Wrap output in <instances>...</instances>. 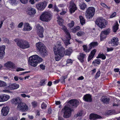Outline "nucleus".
I'll return each mask as SVG.
<instances>
[{
    "label": "nucleus",
    "mask_w": 120,
    "mask_h": 120,
    "mask_svg": "<svg viewBox=\"0 0 120 120\" xmlns=\"http://www.w3.org/2000/svg\"><path fill=\"white\" fill-rule=\"evenodd\" d=\"M53 50L55 55V59L56 61H59L63 57L65 53V55H70L72 52V50L69 48L65 50L61 45L60 43L55 46L53 47Z\"/></svg>",
    "instance_id": "1"
},
{
    "label": "nucleus",
    "mask_w": 120,
    "mask_h": 120,
    "mask_svg": "<svg viewBox=\"0 0 120 120\" xmlns=\"http://www.w3.org/2000/svg\"><path fill=\"white\" fill-rule=\"evenodd\" d=\"M42 59L37 55H33L30 56L29 58L28 62L29 64L34 67L36 66L38 64L42 61Z\"/></svg>",
    "instance_id": "2"
},
{
    "label": "nucleus",
    "mask_w": 120,
    "mask_h": 120,
    "mask_svg": "<svg viewBox=\"0 0 120 120\" xmlns=\"http://www.w3.org/2000/svg\"><path fill=\"white\" fill-rule=\"evenodd\" d=\"M14 41L16 43L17 45L20 48L24 49L30 47L29 42L26 40L16 38Z\"/></svg>",
    "instance_id": "3"
},
{
    "label": "nucleus",
    "mask_w": 120,
    "mask_h": 120,
    "mask_svg": "<svg viewBox=\"0 0 120 120\" xmlns=\"http://www.w3.org/2000/svg\"><path fill=\"white\" fill-rule=\"evenodd\" d=\"M37 50L41 54L42 56L45 57L47 55V51L44 47V44L41 42H39L36 44Z\"/></svg>",
    "instance_id": "4"
},
{
    "label": "nucleus",
    "mask_w": 120,
    "mask_h": 120,
    "mask_svg": "<svg viewBox=\"0 0 120 120\" xmlns=\"http://www.w3.org/2000/svg\"><path fill=\"white\" fill-rule=\"evenodd\" d=\"M52 15L48 12H44L40 16V19L41 21L48 22L51 19Z\"/></svg>",
    "instance_id": "5"
},
{
    "label": "nucleus",
    "mask_w": 120,
    "mask_h": 120,
    "mask_svg": "<svg viewBox=\"0 0 120 120\" xmlns=\"http://www.w3.org/2000/svg\"><path fill=\"white\" fill-rule=\"evenodd\" d=\"M95 11V8L93 7H89L87 9L86 13V18L90 19L93 17Z\"/></svg>",
    "instance_id": "6"
},
{
    "label": "nucleus",
    "mask_w": 120,
    "mask_h": 120,
    "mask_svg": "<svg viewBox=\"0 0 120 120\" xmlns=\"http://www.w3.org/2000/svg\"><path fill=\"white\" fill-rule=\"evenodd\" d=\"M63 117L64 118H67L69 117L71 114V110L68 105L65 106L64 109Z\"/></svg>",
    "instance_id": "7"
},
{
    "label": "nucleus",
    "mask_w": 120,
    "mask_h": 120,
    "mask_svg": "<svg viewBox=\"0 0 120 120\" xmlns=\"http://www.w3.org/2000/svg\"><path fill=\"white\" fill-rule=\"evenodd\" d=\"M111 32V29L108 28L102 31L100 35L101 41H103L107 37V36L109 35Z\"/></svg>",
    "instance_id": "8"
},
{
    "label": "nucleus",
    "mask_w": 120,
    "mask_h": 120,
    "mask_svg": "<svg viewBox=\"0 0 120 120\" xmlns=\"http://www.w3.org/2000/svg\"><path fill=\"white\" fill-rule=\"evenodd\" d=\"M17 109L20 111L24 112L27 111L28 109V108L26 103L21 102V101L18 105Z\"/></svg>",
    "instance_id": "9"
},
{
    "label": "nucleus",
    "mask_w": 120,
    "mask_h": 120,
    "mask_svg": "<svg viewBox=\"0 0 120 120\" xmlns=\"http://www.w3.org/2000/svg\"><path fill=\"white\" fill-rule=\"evenodd\" d=\"M105 21V20L102 18H98L96 20L95 23L100 28H104L105 27L104 25Z\"/></svg>",
    "instance_id": "10"
},
{
    "label": "nucleus",
    "mask_w": 120,
    "mask_h": 120,
    "mask_svg": "<svg viewBox=\"0 0 120 120\" xmlns=\"http://www.w3.org/2000/svg\"><path fill=\"white\" fill-rule=\"evenodd\" d=\"M47 5V3L45 1L40 2L36 5L37 9L39 10L42 11L45 8Z\"/></svg>",
    "instance_id": "11"
},
{
    "label": "nucleus",
    "mask_w": 120,
    "mask_h": 120,
    "mask_svg": "<svg viewBox=\"0 0 120 120\" xmlns=\"http://www.w3.org/2000/svg\"><path fill=\"white\" fill-rule=\"evenodd\" d=\"M37 33L38 35L40 37L42 38L44 37L43 33L44 32L43 28L40 25H38L37 27Z\"/></svg>",
    "instance_id": "12"
},
{
    "label": "nucleus",
    "mask_w": 120,
    "mask_h": 120,
    "mask_svg": "<svg viewBox=\"0 0 120 120\" xmlns=\"http://www.w3.org/2000/svg\"><path fill=\"white\" fill-rule=\"evenodd\" d=\"M27 14L31 17H34L36 13L35 9L32 7H28L26 10Z\"/></svg>",
    "instance_id": "13"
},
{
    "label": "nucleus",
    "mask_w": 120,
    "mask_h": 120,
    "mask_svg": "<svg viewBox=\"0 0 120 120\" xmlns=\"http://www.w3.org/2000/svg\"><path fill=\"white\" fill-rule=\"evenodd\" d=\"M118 39L117 37H113L111 39L110 41H109V43L111 44L112 46L115 47L118 45Z\"/></svg>",
    "instance_id": "14"
},
{
    "label": "nucleus",
    "mask_w": 120,
    "mask_h": 120,
    "mask_svg": "<svg viewBox=\"0 0 120 120\" xmlns=\"http://www.w3.org/2000/svg\"><path fill=\"white\" fill-rule=\"evenodd\" d=\"M19 84L15 83L10 84L9 85L6 87L8 90H13L18 88L19 87Z\"/></svg>",
    "instance_id": "15"
},
{
    "label": "nucleus",
    "mask_w": 120,
    "mask_h": 120,
    "mask_svg": "<svg viewBox=\"0 0 120 120\" xmlns=\"http://www.w3.org/2000/svg\"><path fill=\"white\" fill-rule=\"evenodd\" d=\"M4 66L7 68H9L12 69H16V66L15 64L11 61H8L6 63H5Z\"/></svg>",
    "instance_id": "16"
},
{
    "label": "nucleus",
    "mask_w": 120,
    "mask_h": 120,
    "mask_svg": "<svg viewBox=\"0 0 120 120\" xmlns=\"http://www.w3.org/2000/svg\"><path fill=\"white\" fill-rule=\"evenodd\" d=\"M69 10L71 14L74 12L76 10L77 8L75 3L73 2H71L69 6Z\"/></svg>",
    "instance_id": "17"
},
{
    "label": "nucleus",
    "mask_w": 120,
    "mask_h": 120,
    "mask_svg": "<svg viewBox=\"0 0 120 120\" xmlns=\"http://www.w3.org/2000/svg\"><path fill=\"white\" fill-rule=\"evenodd\" d=\"M83 99L86 102H91L92 101V96L90 94H86L84 96Z\"/></svg>",
    "instance_id": "18"
},
{
    "label": "nucleus",
    "mask_w": 120,
    "mask_h": 120,
    "mask_svg": "<svg viewBox=\"0 0 120 120\" xmlns=\"http://www.w3.org/2000/svg\"><path fill=\"white\" fill-rule=\"evenodd\" d=\"M9 108L7 106L3 107L1 110L2 115L4 116L7 115L9 112Z\"/></svg>",
    "instance_id": "19"
},
{
    "label": "nucleus",
    "mask_w": 120,
    "mask_h": 120,
    "mask_svg": "<svg viewBox=\"0 0 120 120\" xmlns=\"http://www.w3.org/2000/svg\"><path fill=\"white\" fill-rule=\"evenodd\" d=\"M9 96L5 94L0 95V102H3L8 100L9 98Z\"/></svg>",
    "instance_id": "20"
},
{
    "label": "nucleus",
    "mask_w": 120,
    "mask_h": 120,
    "mask_svg": "<svg viewBox=\"0 0 120 120\" xmlns=\"http://www.w3.org/2000/svg\"><path fill=\"white\" fill-rule=\"evenodd\" d=\"M5 49V45L0 46V59H2L4 55L5 54V52L4 51Z\"/></svg>",
    "instance_id": "21"
},
{
    "label": "nucleus",
    "mask_w": 120,
    "mask_h": 120,
    "mask_svg": "<svg viewBox=\"0 0 120 120\" xmlns=\"http://www.w3.org/2000/svg\"><path fill=\"white\" fill-rule=\"evenodd\" d=\"M68 103L73 106L77 107L79 103V102L76 99L71 100H69Z\"/></svg>",
    "instance_id": "22"
},
{
    "label": "nucleus",
    "mask_w": 120,
    "mask_h": 120,
    "mask_svg": "<svg viewBox=\"0 0 120 120\" xmlns=\"http://www.w3.org/2000/svg\"><path fill=\"white\" fill-rule=\"evenodd\" d=\"M101 117L98 114L94 113L90 114L89 116V119L90 120H95L98 119H100L101 118Z\"/></svg>",
    "instance_id": "23"
},
{
    "label": "nucleus",
    "mask_w": 120,
    "mask_h": 120,
    "mask_svg": "<svg viewBox=\"0 0 120 120\" xmlns=\"http://www.w3.org/2000/svg\"><path fill=\"white\" fill-rule=\"evenodd\" d=\"M21 101V100L19 98H13L10 101L11 104L15 105H18Z\"/></svg>",
    "instance_id": "24"
},
{
    "label": "nucleus",
    "mask_w": 120,
    "mask_h": 120,
    "mask_svg": "<svg viewBox=\"0 0 120 120\" xmlns=\"http://www.w3.org/2000/svg\"><path fill=\"white\" fill-rule=\"evenodd\" d=\"M80 54L78 56V58L81 62L83 63L84 62V59L86 57V55L83 53H80Z\"/></svg>",
    "instance_id": "25"
},
{
    "label": "nucleus",
    "mask_w": 120,
    "mask_h": 120,
    "mask_svg": "<svg viewBox=\"0 0 120 120\" xmlns=\"http://www.w3.org/2000/svg\"><path fill=\"white\" fill-rule=\"evenodd\" d=\"M23 30L24 31H28L31 30V27L29 25V24L28 23H25L24 25Z\"/></svg>",
    "instance_id": "26"
},
{
    "label": "nucleus",
    "mask_w": 120,
    "mask_h": 120,
    "mask_svg": "<svg viewBox=\"0 0 120 120\" xmlns=\"http://www.w3.org/2000/svg\"><path fill=\"white\" fill-rule=\"evenodd\" d=\"M79 6L80 9L83 10L86 8L87 5L84 2H82L79 3Z\"/></svg>",
    "instance_id": "27"
},
{
    "label": "nucleus",
    "mask_w": 120,
    "mask_h": 120,
    "mask_svg": "<svg viewBox=\"0 0 120 120\" xmlns=\"http://www.w3.org/2000/svg\"><path fill=\"white\" fill-rule=\"evenodd\" d=\"M110 100L109 98H107L105 97H104L102 98L101 101L104 104H107L109 103V102Z\"/></svg>",
    "instance_id": "28"
},
{
    "label": "nucleus",
    "mask_w": 120,
    "mask_h": 120,
    "mask_svg": "<svg viewBox=\"0 0 120 120\" xmlns=\"http://www.w3.org/2000/svg\"><path fill=\"white\" fill-rule=\"evenodd\" d=\"M101 60L99 59H96L92 62V64L94 66H95L97 65V64L99 65L100 64Z\"/></svg>",
    "instance_id": "29"
},
{
    "label": "nucleus",
    "mask_w": 120,
    "mask_h": 120,
    "mask_svg": "<svg viewBox=\"0 0 120 120\" xmlns=\"http://www.w3.org/2000/svg\"><path fill=\"white\" fill-rule=\"evenodd\" d=\"M97 58H101L102 60H105L106 58L105 56L103 53H99L98 56L96 57Z\"/></svg>",
    "instance_id": "30"
},
{
    "label": "nucleus",
    "mask_w": 120,
    "mask_h": 120,
    "mask_svg": "<svg viewBox=\"0 0 120 120\" xmlns=\"http://www.w3.org/2000/svg\"><path fill=\"white\" fill-rule=\"evenodd\" d=\"M98 44L97 42H91L89 45L90 49H91L93 47L97 46Z\"/></svg>",
    "instance_id": "31"
},
{
    "label": "nucleus",
    "mask_w": 120,
    "mask_h": 120,
    "mask_svg": "<svg viewBox=\"0 0 120 120\" xmlns=\"http://www.w3.org/2000/svg\"><path fill=\"white\" fill-rule=\"evenodd\" d=\"M119 24L117 22H116V25H114L113 26L112 30L114 32H116L119 29Z\"/></svg>",
    "instance_id": "32"
},
{
    "label": "nucleus",
    "mask_w": 120,
    "mask_h": 120,
    "mask_svg": "<svg viewBox=\"0 0 120 120\" xmlns=\"http://www.w3.org/2000/svg\"><path fill=\"white\" fill-rule=\"evenodd\" d=\"M80 29V27L79 26H77L74 27V28H73L71 30L72 32L75 33L79 31Z\"/></svg>",
    "instance_id": "33"
},
{
    "label": "nucleus",
    "mask_w": 120,
    "mask_h": 120,
    "mask_svg": "<svg viewBox=\"0 0 120 120\" xmlns=\"http://www.w3.org/2000/svg\"><path fill=\"white\" fill-rule=\"evenodd\" d=\"M80 22L82 25H83L85 23V20L83 17L82 16H79Z\"/></svg>",
    "instance_id": "34"
},
{
    "label": "nucleus",
    "mask_w": 120,
    "mask_h": 120,
    "mask_svg": "<svg viewBox=\"0 0 120 120\" xmlns=\"http://www.w3.org/2000/svg\"><path fill=\"white\" fill-rule=\"evenodd\" d=\"M82 47L83 48V50L86 52H89L90 50H91V49H90V48L89 47V49H87V47L86 45H84L82 46Z\"/></svg>",
    "instance_id": "35"
},
{
    "label": "nucleus",
    "mask_w": 120,
    "mask_h": 120,
    "mask_svg": "<svg viewBox=\"0 0 120 120\" xmlns=\"http://www.w3.org/2000/svg\"><path fill=\"white\" fill-rule=\"evenodd\" d=\"M104 8L107 9H109L110 8V7H108L104 3H101L100 4Z\"/></svg>",
    "instance_id": "36"
},
{
    "label": "nucleus",
    "mask_w": 120,
    "mask_h": 120,
    "mask_svg": "<svg viewBox=\"0 0 120 120\" xmlns=\"http://www.w3.org/2000/svg\"><path fill=\"white\" fill-rule=\"evenodd\" d=\"M65 34L67 35L66 38H67V40H68V42L67 43H69V41L71 38V36L69 32H67Z\"/></svg>",
    "instance_id": "37"
},
{
    "label": "nucleus",
    "mask_w": 120,
    "mask_h": 120,
    "mask_svg": "<svg viewBox=\"0 0 120 120\" xmlns=\"http://www.w3.org/2000/svg\"><path fill=\"white\" fill-rule=\"evenodd\" d=\"M62 28H61V29L64 31L65 34L68 32V30L65 26L63 25L62 26Z\"/></svg>",
    "instance_id": "38"
},
{
    "label": "nucleus",
    "mask_w": 120,
    "mask_h": 120,
    "mask_svg": "<svg viewBox=\"0 0 120 120\" xmlns=\"http://www.w3.org/2000/svg\"><path fill=\"white\" fill-rule=\"evenodd\" d=\"M31 105L34 108H35L38 105V102L35 101H34L31 103Z\"/></svg>",
    "instance_id": "39"
},
{
    "label": "nucleus",
    "mask_w": 120,
    "mask_h": 120,
    "mask_svg": "<svg viewBox=\"0 0 120 120\" xmlns=\"http://www.w3.org/2000/svg\"><path fill=\"white\" fill-rule=\"evenodd\" d=\"M58 24L60 26H62L63 25V20L61 19H59L58 21Z\"/></svg>",
    "instance_id": "40"
},
{
    "label": "nucleus",
    "mask_w": 120,
    "mask_h": 120,
    "mask_svg": "<svg viewBox=\"0 0 120 120\" xmlns=\"http://www.w3.org/2000/svg\"><path fill=\"white\" fill-rule=\"evenodd\" d=\"M6 84L5 82L1 81L0 82V87H4L6 86Z\"/></svg>",
    "instance_id": "41"
},
{
    "label": "nucleus",
    "mask_w": 120,
    "mask_h": 120,
    "mask_svg": "<svg viewBox=\"0 0 120 120\" xmlns=\"http://www.w3.org/2000/svg\"><path fill=\"white\" fill-rule=\"evenodd\" d=\"M47 107V105L46 104H45L44 102L41 104V108L42 109H45Z\"/></svg>",
    "instance_id": "42"
},
{
    "label": "nucleus",
    "mask_w": 120,
    "mask_h": 120,
    "mask_svg": "<svg viewBox=\"0 0 120 120\" xmlns=\"http://www.w3.org/2000/svg\"><path fill=\"white\" fill-rule=\"evenodd\" d=\"M85 33L83 31H80L77 33V34L78 36H82Z\"/></svg>",
    "instance_id": "43"
},
{
    "label": "nucleus",
    "mask_w": 120,
    "mask_h": 120,
    "mask_svg": "<svg viewBox=\"0 0 120 120\" xmlns=\"http://www.w3.org/2000/svg\"><path fill=\"white\" fill-rule=\"evenodd\" d=\"M74 22L73 21H72L71 22L69 23L68 24V26L70 28L73 27L74 25Z\"/></svg>",
    "instance_id": "44"
},
{
    "label": "nucleus",
    "mask_w": 120,
    "mask_h": 120,
    "mask_svg": "<svg viewBox=\"0 0 120 120\" xmlns=\"http://www.w3.org/2000/svg\"><path fill=\"white\" fill-rule=\"evenodd\" d=\"M100 71H98L96 73L95 76V77L96 78H98L100 76Z\"/></svg>",
    "instance_id": "45"
},
{
    "label": "nucleus",
    "mask_w": 120,
    "mask_h": 120,
    "mask_svg": "<svg viewBox=\"0 0 120 120\" xmlns=\"http://www.w3.org/2000/svg\"><path fill=\"white\" fill-rule=\"evenodd\" d=\"M96 51V49H94L92 50L90 52V55L94 56Z\"/></svg>",
    "instance_id": "46"
},
{
    "label": "nucleus",
    "mask_w": 120,
    "mask_h": 120,
    "mask_svg": "<svg viewBox=\"0 0 120 120\" xmlns=\"http://www.w3.org/2000/svg\"><path fill=\"white\" fill-rule=\"evenodd\" d=\"M116 12H113L110 16V18H112L116 17Z\"/></svg>",
    "instance_id": "47"
},
{
    "label": "nucleus",
    "mask_w": 120,
    "mask_h": 120,
    "mask_svg": "<svg viewBox=\"0 0 120 120\" xmlns=\"http://www.w3.org/2000/svg\"><path fill=\"white\" fill-rule=\"evenodd\" d=\"M45 79H42L41 80L40 83L41 86H43L45 84Z\"/></svg>",
    "instance_id": "48"
},
{
    "label": "nucleus",
    "mask_w": 120,
    "mask_h": 120,
    "mask_svg": "<svg viewBox=\"0 0 120 120\" xmlns=\"http://www.w3.org/2000/svg\"><path fill=\"white\" fill-rule=\"evenodd\" d=\"M24 69L20 68H16V71H17L19 72L20 71H22L24 70Z\"/></svg>",
    "instance_id": "49"
},
{
    "label": "nucleus",
    "mask_w": 120,
    "mask_h": 120,
    "mask_svg": "<svg viewBox=\"0 0 120 120\" xmlns=\"http://www.w3.org/2000/svg\"><path fill=\"white\" fill-rule=\"evenodd\" d=\"M106 114L109 115H111L112 114V110H109L106 112Z\"/></svg>",
    "instance_id": "50"
},
{
    "label": "nucleus",
    "mask_w": 120,
    "mask_h": 120,
    "mask_svg": "<svg viewBox=\"0 0 120 120\" xmlns=\"http://www.w3.org/2000/svg\"><path fill=\"white\" fill-rule=\"evenodd\" d=\"M40 68L42 70H44L45 69V66L43 64H41L40 65Z\"/></svg>",
    "instance_id": "51"
},
{
    "label": "nucleus",
    "mask_w": 120,
    "mask_h": 120,
    "mask_svg": "<svg viewBox=\"0 0 120 120\" xmlns=\"http://www.w3.org/2000/svg\"><path fill=\"white\" fill-rule=\"evenodd\" d=\"M65 78L64 77L62 76L60 78V79H59L60 81H61V82L63 83L65 82Z\"/></svg>",
    "instance_id": "52"
},
{
    "label": "nucleus",
    "mask_w": 120,
    "mask_h": 120,
    "mask_svg": "<svg viewBox=\"0 0 120 120\" xmlns=\"http://www.w3.org/2000/svg\"><path fill=\"white\" fill-rule=\"evenodd\" d=\"M54 8V11H56L57 12H58L60 11L56 6H55Z\"/></svg>",
    "instance_id": "53"
},
{
    "label": "nucleus",
    "mask_w": 120,
    "mask_h": 120,
    "mask_svg": "<svg viewBox=\"0 0 120 120\" xmlns=\"http://www.w3.org/2000/svg\"><path fill=\"white\" fill-rule=\"evenodd\" d=\"M20 0L22 3L23 4L27 3L28 1V0Z\"/></svg>",
    "instance_id": "54"
},
{
    "label": "nucleus",
    "mask_w": 120,
    "mask_h": 120,
    "mask_svg": "<svg viewBox=\"0 0 120 120\" xmlns=\"http://www.w3.org/2000/svg\"><path fill=\"white\" fill-rule=\"evenodd\" d=\"M113 48L111 47L110 48H107V52H109L111 51H113Z\"/></svg>",
    "instance_id": "55"
},
{
    "label": "nucleus",
    "mask_w": 120,
    "mask_h": 120,
    "mask_svg": "<svg viewBox=\"0 0 120 120\" xmlns=\"http://www.w3.org/2000/svg\"><path fill=\"white\" fill-rule=\"evenodd\" d=\"M67 64L69 63H72L73 61L71 59H68L67 60Z\"/></svg>",
    "instance_id": "56"
},
{
    "label": "nucleus",
    "mask_w": 120,
    "mask_h": 120,
    "mask_svg": "<svg viewBox=\"0 0 120 120\" xmlns=\"http://www.w3.org/2000/svg\"><path fill=\"white\" fill-rule=\"evenodd\" d=\"M23 25V23L22 22H21L18 25V27L19 28H21Z\"/></svg>",
    "instance_id": "57"
},
{
    "label": "nucleus",
    "mask_w": 120,
    "mask_h": 120,
    "mask_svg": "<svg viewBox=\"0 0 120 120\" xmlns=\"http://www.w3.org/2000/svg\"><path fill=\"white\" fill-rule=\"evenodd\" d=\"M58 7L60 8H62L64 7L65 6L64 4H61L59 5Z\"/></svg>",
    "instance_id": "58"
},
{
    "label": "nucleus",
    "mask_w": 120,
    "mask_h": 120,
    "mask_svg": "<svg viewBox=\"0 0 120 120\" xmlns=\"http://www.w3.org/2000/svg\"><path fill=\"white\" fill-rule=\"evenodd\" d=\"M84 79V78L82 76H81L80 77H79L78 79V80H82Z\"/></svg>",
    "instance_id": "59"
},
{
    "label": "nucleus",
    "mask_w": 120,
    "mask_h": 120,
    "mask_svg": "<svg viewBox=\"0 0 120 120\" xmlns=\"http://www.w3.org/2000/svg\"><path fill=\"white\" fill-rule=\"evenodd\" d=\"M66 12V11L65 10L62 11V12L60 13V14L61 15H63L65 14Z\"/></svg>",
    "instance_id": "60"
},
{
    "label": "nucleus",
    "mask_w": 120,
    "mask_h": 120,
    "mask_svg": "<svg viewBox=\"0 0 120 120\" xmlns=\"http://www.w3.org/2000/svg\"><path fill=\"white\" fill-rule=\"evenodd\" d=\"M120 69L119 68H115L114 69V71L116 72H118L119 71Z\"/></svg>",
    "instance_id": "61"
},
{
    "label": "nucleus",
    "mask_w": 120,
    "mask_h": 120,
    "mask_svg": "<svg viewBox=\"0 0 120 120\" xmlns=\"http://www.w3.org/2000/svg\"><path fill=\"white\" fill-rule=\"evenodd\" d=\"M52 110L51 109L49 108L48 111V112L49 114H50L52 113Z\"/></svg>",
    "instance_id": "62"
},
{
    "label": "nucleus",
    "mask_w": 120,
    "mask_h": 120,
    "mask_svg": "<svg viewBox=\"0 0 120 120\" xmlns=\"http://www.w3.org/2000/svg\"><path fill=\"white\" fill-rule=\"evenodd\" d=\"M58 120H65L64 119L63 117L60 116H58Z\"/></svg>",
    "instance_id": "63"
},
{
    "label": "nucleus",
    "mask_w": 120,
    "mask_h": 120,
    "mask_svg": "<svg viewBox=\"0 0 120 120\" xmlns=\"http://www.w3.org/2000/svg\"><path fill=\"white\" fill-rule=\"evenodd\" d=\"M11 27V28H14V24L13 22H12L10 25Z\"/></svg>",
    "instance_id": "64"
}]
</instances>
